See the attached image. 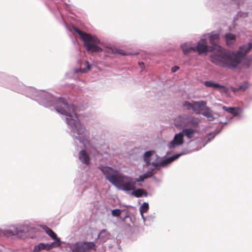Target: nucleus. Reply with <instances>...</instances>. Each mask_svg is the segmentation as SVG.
<instances>
[{"label": "nucleus", "mask_w": 252, "mask_h": 252, "mask_svg": "<svg viewBox=\"0 0 252 252\" xmlns=\"http://www.w3.org/2000/svg\"><path fill=\"white\" fill-rule=\"evenodd\" d=\"M100 169L108 181L117 188L125 191L135 189L136 182H142L147 178V176L143 174L140 176L138 178L134 179L125 176L120 173L117 170L109 167H102Z\"/></svg>", "instance_id": "nucleus-1"}, {"label": "nucleus", "mask_w": 252, "mask_h": 252, "mask_svg": "<svg viewBox=\"0 0 252 252\" xmlns=\"http://www.w3.org/2000/svg\"><path fill=\"white\" fill-rule=\"evenodd\" d=\"M252 49L251 42L240 46L239 50L236 52L225 51L221 48V62L223 60L228 67L236 68Z\"/></svg>", "instance_id": "nucleus-2"}, {"label": "nucleus", "mask_w": 252, "mask_h": 252, "mask_svg": "<svg viewBox=\"0 0 252 252\" xmlns=\"http://www.w3.org/2000/svg\"><path fill=\"white\" fill-rule=\"evenodd\" d=\"M58 103L61 106H57L56 110L61 114L66 116V122L71 127L73 131L78 135L83 134L84 133L85 128L78 121V117L77 114L73 112V115H72L68 111V110L73 109V108L69 106L64 98H60Z\"/></svg>", "instance_id": "nucleus-3"}, {"label": "nucleus", "mask_w": 252, "mask_h": 252, "mask_svg": "<svg viewBox=\"0 0 252 252\" xmlns=\"http://www.w3.org/2000/svg\"><path fill=\"white\" fill-rule=\"evenodd\" d=\"M208 35L211 46H208L206 39L202 38L198 42L196 46H194V52H197L199 55H201L208 52H213L220 49V34L212 32Z\"/></svg>", "instance_id": "nucleus-4"}, {"label": "nucleus", "mask_w": 252, "mask_h": 252, "mask_svg": "<svg viewBox=\"0 0 252 252\" xmlns=\"http://www.w3.org/2000/svg\"><path fill=\"white\" fill-rule=\"evenodd\" d=\"M73 29L79 35L80 38L83 40L84 45L88 52L96 53L102 51V48L97 45L99 43L100 41L96 36L82 32L77 28L73 27Z\"/></svg>", "instance_id": "nucleus-5"}, {"label": "nucleus", "mask_w": 252, "mask_h": 252, "mask_svg": "<svg viewBox=\"0 0 252 252\" xmlns=\"http://www.w3.org/2000/svg\"><path fill=\"white\" fill-rule=\"evenodd\" d=\"M91 250H96L94 243L77 242L74 244L72 252H89Z\"/></svg>", "instance_id": "nucleus-6"}, {"label": "nucleus", "mask_w": 252, "mask_h": 252, "mask_svg": "<svg viewBox=\"0 0 252 252\" xmlns=\"http://www.w3.org/2000/svg\"><path fill=\"white\" fill-rule=\"evenodd\" d=\"M179 119L181 123V125L185 126H192L197 127L200 122L199 119L192 116H183L179 117Z\"/></svg>", "instance_id": "nucleus-7"}, {"label": "nucleus", "mask_w": 252, "mask_h": 252, "mask_svg": "<svg viewBox=\"0 0 252 252\" xmlns=\"http://www.w3.org/2000/svg\"><path fill=\"white\" fill-rule=\"evenodd\" d=\"M183 137L184 135L183 133L176 134L175 135L173 140L170 142L169 147L170 148H173L176 146H180L183 144L184 142Z\"/></svg>", "instance_id": "nucleus-8"}, {"label": "nucleus", "mask_w": 252, "mask_h": 252, "mask_svg": "<svg viewBox=\"0 0 252 252\" xmlns=\"http://www.w3.org/2000/svg\"><path fill=\"white\" fill-rule=\"evenodd\" d=\"M55 246V243H52L50 244L40 243L38 245L35 246L33 249L34 252H39L41 250H45L46 251H49L54 247H56Z\"/></svg>", "instance_id": "nucleus-9"}, {"label": "nucleus", "mask_w": 252, "mask_h": 252, "mask_svg": "<svg viewBox=\"0 0 252 252\" xmlns=\"http://www.w3.org/2000/svg\"><path fill=\"white\" fill-rule=\"evenodd\" d=\"M43 229L46 233L53 239L55 240L56 241L55 246L57 247H59L61 245L60 239L58 238L56 234L50 228L48 227L47 226H44Z\"/></svg>", "instance_id": "nucleus-10"}, {"label": "nucleus", "mask_w": 252, "mask_h": 252, "mask_svg": "<svg viewBox=\"0 0 252 252\" xmlns=\"http://www.w3.org/2000/svg\"><path fill=\"white\" fill-rule=\"evenodd\" d=\"M206 105L204 101H194L193 111L197 114H199Z\"/></svg>", "instance_id": "nucleus-11"}, {"label": "nucleus", "mask_w": 252, "mask_h": 252, "mask_svg": "<svg viewBox=\"0 0 252 252\" xmlns=\"http://www.w3.org/2000/svg\"><path fill=\"white\" fill-rule=\"evenodd\" d=\"M222 109L226 112L232 114L233 116H238L242 113V109L239 107L223 106Z\"/></svg>", "instance_id": "nucleus-12"}, {"label": "nucleus", "mask_w": 252, "mask_h": 252, "mask_svg": "<svg viewBox=\"0 0 252 252\" xmlns=\"http://www.w3.org/2000/svg\"><path fill=\"white\" fill-rule=\"evenodd\" d=\"M79 158L84 164L88 165L90 163V158L85 150H81L79 153Z\"/></svg>", "instance_id": "nucleus-13"}, {"label": "nucleus", "mask_w": 252, "mask_h": 252, "mask_svg": "<svg viewBox=\"0 0 252 252\" xmlns=\"http://www.w3.org/2000/svg\"><path fill=\"white\" fill-rule=\"evenodd\" d=\"M217 51V54H212L211 57V61L212 63L216 64H220V49L219 50H215Z\"/></svg>", "instance_id": "nucleus-14"}, {"label": "nucleus", "mask_w": 252, "mask_h": 252, "mask_svg": "<svg viewBox=\"0 0 252 252\" xmlns=\"http://www.w3.org/2000/svg\"><path fill=\"white\" fill-rule=\"evenodd\" d=\"M110 236V234L109 232L105 229H103L98 235V238L100 239L101 242L104 243L109 239Z\"/></svg>", "instance_id": "nucleus-15"}, {"label": "nucleus", "mask_w": 252, "mask_h": 252, "mask_svg": "<svg viewBox=\"0 0 252 252\" xmlns=\"http://www.w3.org/2000/svg\"><path fill=\"white\" fill-rule=\"evenodd\" d=\"M200 114L206 117L209 121H212L214 119L212 111L206 106Z\"/></svg>", "instance_id": "nucleus-16"}, {"label": "nucleus", "mask_w": 252, "mask_h": 252, "mask_svg": "<svg viewBox=\"0 0 252 252\" xmlns=\"http://www.w3.org/2000/svg\"><path fill=\"white\" fill-rule=\"evenodd\" d=\"M249 87V84L248 82L246 81L242 85H241L238 88H235L231 87V89L234 93H236L238 91H245Z\"/></svg>", "instance_id": "nucleus-17"}, {"label": "nucleus", "mask_w": 252, "mask_h": 252, "mask_svg": "<svg viewBox=\"0 0 252 252\" xmlns=\"http://www.w3.org/2000/svg\"><path fill=\"white\" fill-rule=\"evenodd\" d=\"M225 39L227 45L231 46L235 42L236 36L232 33H227L225 35Z\"/></svg>", "instance_id": "nucleus-18"}, {"label": "nucleus", "mask_w": 252, "mask_h": 252, "mask_svg": "<svg viewBox=\"0 0 252 252\" xmlns=\"http://www.w3.org/2000/svg\"><path fill=\"white\" fill-rule=\"evenodd\" d=\"M4 235H16L19 234V230L14 226H10L9 228L5 230L4 232Z\"/></svg>", "instance_id": "nucleus-19"}, {"label": "nucleus", "mask_w": 252, "mask_h": 252, "mask_svg": "<svg viewBox=\"0 0 252 252\" xmlns=\"http://www.w3.org/2000/svg\"><path fill=\"white\" fill-rule=\"evenodd\" d=\"M181 47L183 52L185 55L191 53L192 51L194 52V47L189 46L188 43L183 44Z\"/></svg>", "instance_id": "nucleus-20"}, {"label": "nucleus", "mask_w": 252, "mask_h": 252, "mask_svg": "<svg viewBox=\"0 0 252 252\" xmlns=\"http://www.w3.org/2000/svg\"><path fill=\"white\" fill-rule=\"evenodd\" d=\"M132 194L136 197H140L142 196H147L148 195L147 192L144 189H138L132 192Z\"/></svg>", "instance_id": "nucleus-21"}, {"label": "nucleus", "mask_w": 252, "mask_h": 252, "mask_svg": "<svg viewBox=\"0 0 252 252\" xmlns=\"http://www.w3.org/2000/svg\"><path fill=\"white\" fill-rule=\"evenodd\" d=\"M180 156V155H175L172 157L167 158L161 162L160 165L161 166H164L166 164H168L178 158Z\"/></svg>", "instance_id": "nucleus-22"}, {"label": "nucleus", "mask_w": 252, "mask_h": 252, "mask_svg": "<svg viewBox=\"0 0 252 252\" xmlns=\"http://www.w3.org/2000/svg\"><path fill=\"white\" fill-rule=\"evenodd\" d=\"M154 153V151H147L145 152L144 155V159L146 163V165L148 166L150 164V157L153 155Z\"/></svg>", "instance_id": "nucleus-23"}, {"label": "nucleus", "mask_w": 252, "mask_h": 252, "mask_svg": "<svg viewBox=\"0 0 252 252\" xmlns=\"http://www.w3.org/2000/svg\"><path fill=\"white\" fill-rule=\"evenodd\" d=\"M195 130L191 128H186L183 130V133L189 138H191L193 136Z\"/></svg>", "instance_id": "nucleus-24"}, {"label": "nucleus", "mask_w": 252, "mask_h": 252, "mask_svg": "<svg viewBox=\"0 0 252 252\" xmlns=\"http://www.w3.org/2000/svg\"><path fill=\"white\" fill-rule=\"evenodd\" d=\"M252 62V56H245V58H243L241 63H242L244 65L246 66L247 67H249L251 64V62Z\"/></svg>", "instance_id": "nucleus-25"}, {"label": "nucleus", "mask_w": 252, "mask_h": 252, "mask_svg": "<svg viewBox=\"0 0 252 252\" xmlns=\"http://www.w3.org/2000/svg\"><path fill=\"white\" fill-rule=\"evenodd\" d=\"M204 85L208 87L220 88V85L219 84L215 83L210 81H205L204 82Z\"/></svg>", "instance_id": "nucleus-26"}, {"label": "nucleus", "mask_w": 252, "mask_h": 252, "mask_svg": "<svg viewBox=\"0 0 252 252\" xmlns=\"http://www.w3.org/2000/svg\"><path fill=\"white\" fill-rule=\"evenodd\" d=\"M149 209V205L146 202H144L140 207V213L141 214L146 213Z\"/></svg>", "instance_id": "nucleus-27"}, {"label": "nucleus", "mask_w": 252, "mask_h": 252, "mask_svg": "<svg viewBox=\"0 0 252 252\" xmlns=\"http://www.w3.org/2000/svg\"><path fill=\"white\" fill-rule=\"evenodd\" d=\"M193 104L194 101H192V102H190L189 101H186L184 102L183 105L188 110L191 109L193 110Z\"/></svg>", "instance_id": "nucleus-28"}, {"label": "nucleus", "mask_w": 252, "mask_h": 252, "mask_svg": "<svg viewBox=\"0 0 252 252\" xmlns=\"http://www.w3.org/2000/svg\"><path fill=\"white\" fill-rule=\"evenodd\" d=\"M121 214V210L120 209H114L112 211V215L114 217H119Z\"/></svg>", "instance_id": "nucleus-29"}, {"label": "nucleus", "mask_w": 252, "mask_h": 252, "mask_svg": "<svg viewBox=\"0 0 252 252\" xmlns=\"http://www.w3.org/2000/svg\"><path fill=\"white\" fill-rule=\"evenodd\" d=\"M221 93H224L225 94H226V95H228V89L227 88L221 85Z\"/></svg>", "instance_id": "nucleus-30"}, {"label": "nucleus", "mask_w": 252, "mask_h": 252, "mask_svg": "<svg viewBox=\"0 0 252 252\" xmlns=\"http://www.w3.org/2000/svg\"><path fill=\"white\" fill-rule=\"evenodd\" d=\"M153 171H154V170H152L151 171H148L146 173L144 174V175H146V176H147V178L151 177L153 175Z\"/></svg>", "instance_id": "nucleus-31"}, {"label": "nucleus", "mask_w": 252, "mask_h": 252, "mask_svg": "<svg viewBox=\"0 0 252 252\" xmlns=\"http://www.w3.org/2000/svg\"><path fill=\"white\" fill-rule=\"evenodd\" d=\"M179 69V67L178 66H174L171 69L172 72H175L177 71Z\"/></svg>", "instance_id": "nucleus-32"}, {"label": "nucleus", "mask_w": 252, "mask_h": 252, "mask_svg": "<svg viewBox=\"0 0 252 252\" xmlns=\"http://www.w3.org/2000/svg\"><path fill=\"white\" fill-rule=\"evenodd\" d=\"M152 165L155 167H158V163H154V162H153L152 163Z\"/></svg>", "instance_id": "nucleus-33"}, {"label": "nucleus", "mask_w": 252, "mask_h": 252, "mask_svg": "<svg viewBox=\"0 0 252 252\" xmlns=\"http://www.w3.org/2000/svg\"><path fill=\"white\" fill-rule=\"evenodd\" d=\"M139 65H141V67H144V64L143 63H139Z\"/></svg>", "instance_id": "nucleus-34"}, {"label": "nucleus", "mask_w": 252, "mask_h": 252, "mask_svg": "<svg viewBox=\"0 0 252 252\" xmlns=\"http://www.w3.org/2000/svg\"><path fill=\"white\" fill-rule=\"evenodd\" d=\"M86 63L87 64L88 69L90 70V65H89L88 62H87Z\"/></svg>", "instance_id": "nucleus-35"}]
</instances>
